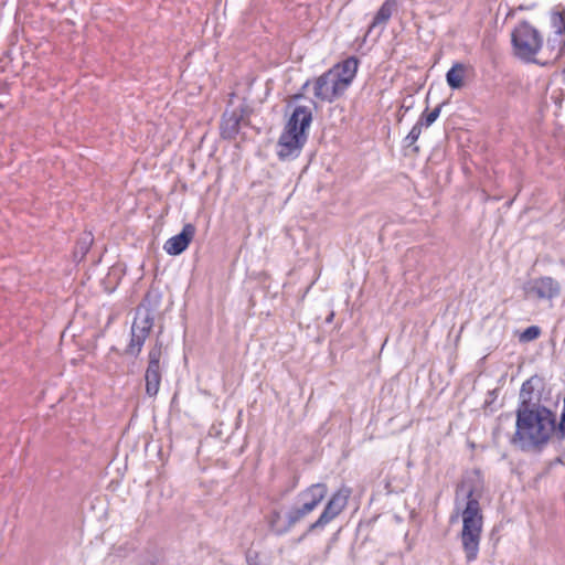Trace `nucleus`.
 I'll list each match as a JSON object with an SVG mask.
<instances>
[{
	"mask_svg": "<svg viewBox=\"0 0 565 565\" xmlns=\"http://www.w3.org/2000/svg\"><path fill=\"white\" fill-rule=\"evenodd\" d=\"M195 235V227L193 224L188 223L182 227V231L166 241L163 249L168 255L177 256L183 253Z\"/></svg>",
	"mask_w": 565,
	"mask_h": 565,
	"instance_id": "obj_12",
	"label": "nucleus"
},
{
	"mask_svg": "<svg viewBox=\"0 0 565 565\" xmlns=\"http://www.w3.org/2000/svg\"><path fill=\"white\" fill-rule=\"evenodd\" d=\"M555 436L559 440L565 439V398H564V405H563V411L561 414L559 423L558 424L556 423Z\"/></svg>",
	"mask_w": 565,
	"mask_h": 565,
	"instance_id": "obj_21",
	"label": "nucleus"
},
{
	"mask_svg": "<svg viewBox=\"0 0 565 565\" xmlns=\"http://www.w3.org/2000/svg\"><path fill=\"white\" fill-rule=\"evenodd\" d=\"M359 61L350 56L321 74L313 82L315 97L332 103L341 97L356 76Z\"/></svg>",
	"mask_w": 565,
	"mask_h": 565,
	"instance_id": "obj_4",
	"label": "nucleus"
},
{
	"mask_svg": "<svg viewBox=\"0 0 565 565\" xmlns=\"http://www.w3.org/2000/svg\"><path fill=\"white\" fill-rule=\"evenodd\" d=\"M397 7V0H385L375 13L372 23L369 26L366 35L379 25H385L392 18Z\"/></svg>",
	"mask_w": 565,
	"mask_h": 565,
	"instance_id": "obj_14",
	"label": "nucleus"
},
{
	"mask_svg": "<svg viewBox=\"0 0 565 565\" xmlns=\"http://www.w3.org/2000/svg\"><path fill=\"white\" fill-rule=\"evenodd\" d=\"M513 55L525 63H540L537 55L544 51L543 34L529 21H520L511 32Z\"/></svg>",
	"mask_w": 565,
	"mask_h": 565,
	"instance_id": "obj_5",
	"label": "nucleus"
},
{
	"mask_svg": "<svg viewBox=\"0 0 565 565\" xmlns=\"http://www.w3.org/2000/svg\"><path fill=\"white\" fill-rule=\"evenodd\" d=\"M308 85H309V81H307V82L303 84L302 88H306Z\"/></svg>",
	"mask_w": 565,
	"mask_h": 565,
	"instance_id": "obj_23",
	"label": "nucleus"
},
{
	"mask_svg": "<svg viewBox=\"0 0 565 565\" xmlns=\"http://www.w3.org/2000/svg\"><path fill=\"white\" fill-rule=\"evenodd\" d=\"M299 97H301L300 94H297V95L294 96L295 99H298Z\"/></svg>",
	"mask_w": 565,
	"mask_h": 565,
	"instance_id": "obj_24",
	"label": "nucleus"
},
{
	"mask_svg": "<svg viewBox=\"0 0 565 565\" xmlns=\"http://www.w3.org/2000/svg\"><path fill=\"white\" fill-rule=\"evenodd\" d=\"M245 559L247 565H267L258 551L247 550L245 553Z\"/></svg>",
	"mask_w": 565,
	"mask_h": 565,
	"instance_id": "obj_20",
	"label": "nucleus"
},
{
	"mask_svg": "<svg viewBox=\"0 0 565 565\" xmlns=\"http://www.w3.org/2000/svg\"><path fill=\"white\" fill-rule=\"evenodd\" d=\"M351 493V489L347 486H342L334 491L327 501L319 518L308 526L307 533L322 531L338 518L347 508Z\"/></svg>",
	"mask_w": 565,
	"mask_h": 565,
	"instance_id": "obj_7",
	"label": "nucleus"
},
{
	"mask_svg": "<svg viewBox=\"0 0 565 565\" xmlns=\"http://www.w3.org/2000/svg\"><path fill=\"white\" fill-rule=\"evenodd\" d=\"M551 26L553 35L547 39L545 51L548 58H558L565 47V11L551 13Z\"/></svg>",
	"mask_w": 565,
	"mask_h": 565,
	"instance_id": "obj_10",
	"label": "nucleus"
},
{
	"mask_svg": "<svg viewBox=\"0 0 565 565\" xmlns=\"http://www.w3.org/2000/svg\"><path fill=\"white\" fill-rule=\"evenodd\" d=\"M242 119H243L242 110L226 109L222 116L221 126H220L222 138L234 139L239 132Z\"/></svg>",
	"mask_w": 565,
	"mask_h": 565,
	"instance_id": "obj_13",
	"label": "nucleus"
},
{
	"mask_svg": "<svg viewBox=\"0 0 565 565\" xmlns=\"http://www.w3.org/2000/svg\"><path fill=\"white\" fill-rule=\"evenodd\" d=\"M441 106L443 105H438L430 113H427V114L423 113V115L420 116L419 120L424 121V126L429 127L430 125H433L437 120V118L440 115Z\"/></svg>",
	"mask_w": 565,
	"mask_h": 565,
	"instance_id": "obj_19",
	"label": "nucleus"
},
{
	"mask_svg": "<svg viewBox=\"0 0 565 565\" xmlns=\"http://www.w3.org/2000/svg\"><path fill=\"white\" fill-rule=\"evenodd\" d=\"M153 319L149 313L137 316L131 326V339L127 347V353L134 356L139 355L146 339L149 337Z\"/></svg>",
	"mask_w": 565,
	"mask_h": 565,
	"instance_id": "obj_11",
	"label": "nucleus"
},
{
	"mask_svg": "<svg viewBox=\"0 0 565 565\" xmlns=\"http://www.w3.org/2000/svg\"><path fill=\"white\" fill-rule=\"evenodd\" d=\"M312 122V110L308 106H297L287 120L277 142V156L280 160L299 157L308 140Z\"/></svg>",
	"mask_w": 565,
	"mask_h": 565,
	"instance_id": "obj_3",
	"label": "nucleus"
},
{
	"mask_svg": "<svg viewBox=\"0 0 565 565\" xmlns=\"http://www.w3.org/2000/svg\"><path fill=\"white\" fill-rule=\"evenodd\" d=\"M540 334L541 329L536 326H531L523 331L521 339L524 341H532L539 338Z\"/></svg>",
	"mask_w": 565,
	"mask_h": 565,
	"instance_id": "obj_22",
	"label": "nucleus"
},
{
	"mask_svg": "<svg viewBox=\"0 0 565 565\" xmlns=\"http://www.w3.org/2000/svg\"><path fill=\"white\" fill-rule=\"evenodd\" d=\"M532 392L531 381H525L520 391L515 431L509 435L510 441L523 451L543 447L556 430V415L552 411L545 406L530 407Z\"/></svg>",
	"mask_w": 565,
	"mask_h": 565,
	"instance_id": "obj_2",
	"label": "nucleus"
},
{
	"mask_svg": "<svg viewBox=\"0 0 565 565\" xmlns=\"http://www.w3.org/2000/svg\"><path fill=\"white\" fill-rule=\"evenodd\" d=\"M328 494L326 483L318 482L298 493L299 505L291 508L288 513V525L294 526L312 513Z\"/></svg>",
	"mask_w": 565,
	"mask_h": 565,
	"instance_id": "obj_6",
	"label": "nucleus"
},
{
	"mask_svg": "<svg viewBox=\"0 0 565 565\" xmlns=\"http://www.w3.org/2000/svg\"><path fill=\"white\" fill-rule=\"evenodd\" d=\"M512 424V415L511 414H502L498 418V426L494 428L493 437L494 439H500L503 434L504 426H511Z\"/></svg>",
	"mask_w": 565,
	"mask_h": 565,
	"instance_id": "obj_18",
	"label": "nucleus"
},
{
	"mask_svg": "<svg viewBox=\"0 0 565 565\" xmlns=\"http://www.w3.org/2000/svg\"><path fill=\"white\" fill-rule=\"evenodd\" d=\"M482 482L478 476L465 477L456 488V513L450 521L455 522L461 516L462 529L459 534L466 562L477 561L483 529V515L480 507L482 497Z\"/></svg>",
	"mask_w": 565,
	"mask_h": 565,
	"instance_id": "obj_1",
	"label": "nucleus"
},
{
	"mask_svg": "<svg viewBox=\"0 0 565 565\" xmlns=\"http://www.w3.org/2000/svg\"><path fill=\"white\" fill-rule=\"evenodd\" d=\"M466 65L462 63H455L446 74V82L451 89H459L463 86V78L466 75Z\"/></svg>",
	"mask_w": 565,
	"mask_h": 565,
	"instance_id": "obj_15",
	"label": "nucleus"
},
{
	"mask_svg": "<svg viewBox=\"0 0 565 565\" xmlns=\"http://www.w3.org/2000/svg\"><path fill=\"white\" fill-rule=\"evenodd\" d=\"M562 292L561 284L551 276H541L527 281L524 294L527 299L552 302Z\"/></svg>",
	"mask_w": 565,
	"mask_h": 565,
	"instance_id": "obj_8",
	"label": "nucleus"
},
{
	"mask_svg": "<svg viewBox=\"0 0 565 565\" xmlns=\"http://www.w3.org/2000/svg\"><path fill=\"white\" fill-rule=\"evenodd\" d=\"M162 356V343L157 341L148 354V366L145 374L146 393L153 397L158 394L161 383L160 360Z\"/></svg>",
	"mask_w": 565,
	"mask_h": 565,
	"instance_id": "obj_9",
	"label": "nucleus"
},
{
	"mask_svg": "<svg viewBox=\"0 0 565 565\" xmlns=\"http://www.w3.org/2000/svg\"><path fill=\"white\" fill-rule=\"evenodd\" d=\"M280 518V512L276 510L270 512V514L268 515V525L278 535L286 533L291 527L288 524L284 527H280L278 525Z\"/></svg>",
	"mask_w": 565,
	"mask_h": 565,
	"instance_id": "obj_17",
	"label": "nucleus"
},
{
	"mask_svg": "<svg viewBox=\"0 0 565 565\" xmlns=\"http://www.w3.org/2000/svg\"><path fill=\"white\" fill-rule=\"evenodd\" d=\"M424 126V121L423 120H418L411 129V131L408 132V135L405 137L404 139V143L406 147H413L414 151L415 152H418L419 151V147L416 146V141L418 140L420 134H422V128Z\"/></svg>",
	"mask_w": 565,
	"mask_h": 565,
	"instance_id": "obj_16",
	"label": "nucleus"
}]
</instances>
